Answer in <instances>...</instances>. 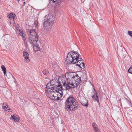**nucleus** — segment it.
<instances>
[{"mask_svg":"<svg viewBox=\"0 0 132 132\" xmlns=\"http://www.w3.org/2000/svg\"><path fill=\"white\" fill-rule=\"evenodd\" d=\"M83 61L79 54L76 52L71 51L68 53L65 63L68 64L71 63L76 64L81 68L84 69L85 65Z\"/></svg>","mask_w":132,"mask_h":132,"instance_id":"f257e3e1","label":"nucleus"},{"mask_svg":"<svg viewBox=\"0 0 132 132\" xmlns=\"http://www.w3.org/2000/svg\"><path fill=\"white\" fill-rule=\"evenodd\" d=\"M79 104L77 101L72 96H69L65 101V107L71 111H74L79 108Z\"/></svg>","mask_w":132,"mask_h":132,"instance_id":"f03ea898","label":"nucleus"},{"mask_svg":"<svg viewBox=\"0 0 132 132\" xmlns=\"http://www.w3.org/2000/svg\"><path fill=\"white\" fill-rule=\"evenodd\" d=\"M63 87L62 86V84L60 82H57L52 84L51 82L48 83L47 84L46 88H51L53 90H56L58 92V93L60 94V97H62V95L63 92L61 91L62 90H64L63 88Z\"/></svg>","mask_w":132,"mask_h":132,"instance_id":"7ed1b4c3","label":"nucleus"},{"mask_svg":"<svg viewBox=\"0 0 132 132\" xmlns=\"http://www.w3.org/2000/svg\"><path fill=\"white\" fill-rule=\"evenodd\" d=\"M74 81L71 83L70 85L71 86L72 88H73L78 86L79 84L81 81V77L77 74L75 73L73 79Z\"/></svg>","mask_w":132,"mask_h":132,"instance_id":"20e7f679","label":"nucleus"},{"mask_svg":"<svg viewBox=\"0 0 132 132\" xmlns=\"http://www.w3.org/2000/svg\"><path fill=\"white\" fill-rule=\"evenodd\" d=\"M57 90H53L51 88H46L45 91L47 96L49 98L51 97L58 96V92L57 91Z\"/></svg>","mask_w":132,"mask_h":132,"instance_id":"39448f33","label":"nucleus"},{"mask_svg":"<svg viewBox=\"0 0 132 132\" xmlns=\"http://www.w3.org/2000/svg\"><path fill=\"white\" fill-rule=\"evenodd\" d=\"M38 40V37L36 35L28 36V41L31 45H35Z\"/></svg>","mask_w":132,"mask_h":132,"instance_id":"423d86ee","label":"nucleus"},{"mask_svg":"<svg viewBox=\"0 0 132 132\" xmlns=\"http://www.w3.org/2000/svg\"><path fill=\"white\" fill-rule=\"evenodd\" d=\"M75 74V73L74 72H68L66 73L65 76H67V77L68 78L67 79V81L68 83L67 84H69V85H70L71 83L73 82L74 81L73 79Z\"/></svg>","mask_w":132,"mask_h":132,"instance_id":"0eeeda50","label":"nucleus"},{"mask_svg":"<svg viewBox=\"0 0 132 132\" xmlns=\"http://www.w3.org/2000/svg\"><path fill=\"white\" fill-rule=\"evenodd\" d=\"M61 81V82H60L62 84V86L63 87V88L64 90H66L70 88H72L71 86H70L71 85H69V84H67L68 83L67 80L66 81L65 80H62Z\"/></svg>","mask_w":132,"mask_h":132,"instance_id":"6e6552de","label":"nucleus"},{"mask_svg":"<svg viewBox=\"0 0 132 132\" xmlns=\"http://www.w3.org/2000/svg\"><path fill=\"white\" fill-rule=\"evenodd\" d=\"M52 25L44 22V29L46 32H48L51 30Z\"/></svg>","mask_w":132,"mask_h":132,"instance_id":"1a4fd4ad","label":"nucleus"},{"mask_svg":"<svg viewBox=\"0 0 132 132\" xmlns=\"http://www.w3.org/2000/svg\"><path fill=\"white\" fill-rule=\"evenodd\" d=\"M26 32L28 36L32 35H37L36 33L35 32V29H26Z\"/></svg>","mask_w":132,"mask_h":132,"instance_id":"9d476101","label":"nucleus"},{"mask_svg":"<svg viewBox=\"0 0 132 132\" xmlns=\"http://www.w3.org/2000/svg\"><path fill=\"white\" fill-rule=\"evenodd\" d=\"M23 55L24 57L25 58V61L27 63L29 62L30 61V60L28 54L27 52H23Z\"/></svg>","mask_w":132,"mask_h":132,"instance_id":"9b49d317","label":"nucleus"},{"mask_svg":"<svg viewBox=\"0 0 132 132\" xmlns=\"http://www.w3.org/2000/svg\"><path fill=\"white\" fill-rule=\"evenodd\" d=\"M10 119H13L15 122H19V118L18 116H15L13 115L11 116Z\"/></svg>","mask_w":132,"mask_h":132,"instance_id":"f8f14e48","label":"nucleus"},{"mask_svg":"<svg viewBox=\"0 0 132 132\" xmlns=\"http://www.w3.org/2000/svg\"><path fill=\"white\" fill-rule=\"evenodd\" d=\"M81 103L82 105L84 106H86L88 107V103L87 100L86 99L83 100L81 102Z\"/></svg>","mask_w":132,"mask_h":132,"instance_id":"ddd939ff","label":"nucleus"},{"mask_svg":"<svg viewBox=\"0 0 132 132\" xmlns=\"http://www.w3.org/2000/svg\"><path fill=\"white\" fill-rule=\"evenodd\" d=\"M34 46V49L35 52L40 50V48L39 45L37 43L35 45H32Z\"/></svg>","mask_w":132,"mask_h":132,"instance_id":"4468645a","label":"nucleus"},{"mask_svg":"<svg viewBox=\"0 0 132 132\" xmlns=\"http://www.w3.org/2000/svg\"><path fill=\"white\" fill-rule=\"evenodd\" d=\"M45 22L49 24L52 25L54 23V21L53 18L48 19Z\"/></svg>","mask_w":132,"mask_h":132,"instance_id":"2eb2a0df","label":"nucleus"},{"mask_svg":"<svg viewBox=\"0 0 132 132\" xmlns=\"http://www.w3.org/2000/svg\"><path fill=\"white\" fill-rule=\"evenodd\" d=\"M15 16V15L12 13H11L9 15L7 16L8 18L10 19V20L14 19Z\"/></svg>","mask_w":132,"mask_h":132,"instance_id":"dca6fc26","label":"nucleus"},{"mask_svg":"<svg viewBox=\"0 0 132 132\" xmlns=\"http://www.w3.org/2000/svg\"><path fill=\"white\" fill-rule=\"evenodd\" d=\"M1 68L2 69V70L4 72V74L5 76H6V69L5 67V66L3 65H2L1 66Z\"/></svg>","mask_w":132,"mask_h":132,"instance_id":"f3484780","label":"nucleus"},{"mask_svg":"<svg viewBox=\"0 0 132 132\" xmlns=\"http://www.w3.org/2000/svg\"><path fill=\"white\" fill-rule=\"evenodd\" d=\"M59 96H54L51 97V98H51L53 100H58L59 99V98L61 97H59Z\"/></svg>","mask_w":132,"mask_h":132,"instance_id":"a211bd4d","label":"nucleus"},{"mask_svg":"<svg viewBox=\"0 0 132 132\" xmlns=\"http://www.w3.org/2000/svg\"><path fill=\"white\" fill-rule=\"evenodd\" d=\"M10 23L11 26L12 27L13 26L14 27V24L15 23V21L14 19L10 20Z\"/></svg>","mask_w":132,"mask_h":132,"instance_id":"6ab92c4d","label":"nucleus"},{"mask_svg":"<svg viewBox=\"0 0 132 132\" xmlns=\"http://www.w3.org/2000/svg\"><path fill=\"white\" fill-rule=\"evenodd\" d=\"M92 126L94 130L98 128L97 125L95 123H92Z\"/></svg>","mask_w":132,"mask_h":132,"instance_id":"aec40b11","label":"nucleus"},{"mask_svg":"<svg viewBox=\"0 0 132 132\" xmlns=\"http://www.w3.org/2000/svg\"><path fill=\"white\" fill-rule=\"evenodd\" d=\"M43 74L45 75H47L48 74L49 72L48 70L46 69L44 70L42 72Z\"/></svg>","mask_w":132,"mask_h":132,"instance_id":"412c9836","label":"nucleus"},{"mask_svg":"<svg viewBox=\"0 0 132 132\" xmlns=\"http://www.w3.org/2000/svg\"><path fill=\"white\" fill-rule=\"evenodd\" d=\"M19 31V33L21 36H23L24 35V34L22 31H21L19 29V31H18V29H17V31Z\"/></svg>","mask_w":132,"mask_h":132,"instance_id":"4be33fe9","label":"nucleus"},{"mask_svg":"<svg viewBox=\"0 0 132 132\" xmlns=\"http://www.w3.org/2000/svg\"><path fill=\"white\" fill-rule=\"evenodd\" d=\"M7 104V103H3L2 105V108L4 110H5V107L6 106V105Z\"/></svg>","mask_w":132,"mask_h":132,"instance_id":"5701e85b","label":"nucleus"},{"mask_svg":"<svg viewBox=\"0 0 132 132\" xmlns=\"http://www.w3.org/2000/svg\"><path fill=\"white\" fill-rule=\"evenodd\" d=\"M96 98H95V100L98 103H99V97L96 94Z\"/></svg>","mask_w":132,"mask_h":132,"instance_id":"b1692460","label":"nucleus"},{"mask_svg":"<svg viewBox=\"0 0 132 132\" xmlns=\"http://www.w3.org/2000/svg\"><path fill=\"white\" fill-rule=\"evenodd\" d=\"M16 1H18V2L19 4L20 5H22V3L23 0H16Z\"/></svg>","mask_w":132,"mask_h":132,"instance_id":"393cba45","label":"nucleus"},{"mask_svg":"<svg viewBox=\"0 0 132 132\" xmlns=\"http://www.w3.org/2000/svg\"><path fill=\"white\" fill-rule=\"evenodd\" d=\"M63 0H58V1L57 2V4L59 5L61 4L62 2L63 1Z\"/></svg>","mask_w":132,"mask_h":132,"instance_id":"a878e982","label":"nucleus"},{"mask_svg":"<svg viewBox=\"0 0 132 132\" xmlns=\"http://www.w3.org/2000/svg\"><path fill=\"white\" fill-rule=\"evenodd\" d=\"M128 71L130 73L132 74V66L129 69Z\"/></svg>","mask_w":132,"mask_h":132,"instance_id":"bb28decb","label":"nucleus"},{"mask_svg":"<svg viewBox=\"0 0 132 132\" xmlns=\"http://www.w3.org/2000/svg\"><path fill=\"white\" fill-rule=\"evenodd\" d=\"M129 35L131 37H132V31H128V32Z\"/></svg>","mask_w":132,"mask_h":132,"instance_id":"cd10ccee","label":"nucleus"},{"mask_svg":"<svg viewBox=\"0 0 132 132\" xmlns=\"http://www.w3.org/2000/svg\"><path fill=\"white\" fill-rule=\"evenodd\" d=\"M6 111L9 112H11L12 111V110L11 109L9 108L7 109Z\"/></svg>","mask_w":132,"mask_h":132,"instance_id":"c85d7f7f","label":"nucleus"},{"mask_svg":"<svg viewBox=\"0 0 132 132\" xmlns=\"http://www.w3.org/2000/svg\"><path fill=\"white\" fill-rule=\"evenodd\" d=\"M22 39L24 41H25L26 40V38L24 35L22 36Z\"/></svg>","mask_w":132,"mask_h":132,"instance_id":"c756f323","label":"nucleus"},{"mask_svg":"<svg viewBox=\"0 0 132 132\" xmlns=\"http://www.w3.org/2000/svg\"><path fill=\"white\" fill-rule=\"evenodd\" d=\"M95 132H101L98 128L95 130Z\"/></svg>","mask_w":132,"mask_h":132,"instance_id":"7c9ffc66","label":"nucleus"},{"mask_svg":"<svg viewBox=\"0 0 132 132\" xmlns=\"http://www.w3.org/2000/svg\"><path fill=\"white\" fill-rule=\"evenodd\" d=\"M9 108V106L7 104V105H6V106L5 107V110H6L7 109H8L7 108Z\"/></svg>","mask_w":132,"mask_h":132,"instance_id":"2f4dec72","label":"nucleus"},{"mask_svg":"<svg viewBox=\"0 0 132 132\" xmlns=\"http://www.w3.org/2000/svg\"><path fill=\"white\" fill-rule=\"evenodd\" d=\"M96 95H94L92 96V97L93 98H95L96 97Z\"/></svg>","mask_w":132,"mask_h":132,"instance_id":"473e14b6","label":"nucleus"},{"mask_svg":"<svg viewBox=\"0 0 132 132\" xmlns=\"http://www.w3.org/2000/svg\"><path fill=\"white\" fill-rule=\"evenodd\" d=\"M26 3V2H23V4H22V5L23 6H24L25 5V4Z\"/></svg>","mask_w":132,"mask_h":132,"instance_id":"72a5a7b5","label":"nucleus"},{"mask_svg":"<svg viewBox=\"0 0 132 132\" xmlns=\"http://www.w3.org/2000/svg\"><path fill=\"white\" fill-rule=\"evenodd\" d=\"M129 102L130 103H131V102H129Z\"/></svg>","mask_w":132,"mask_h":132,"instance_id":"f704fd0d","label":"nucleus"},{"mask_svg":"<svg viewBox=\"0 0 132 132\" xmlns=\"http://www.w3.org/2000/svg\"><path fill=\"white\" fill-rule=\"evenodd\" d=\"M12 77H13V78H14V77H13V76H12Z\"/></svg>","mask_w":132,"mask_h":132,"instance_id":"c9c22d12","label":"nucleus"},{"mask_svg":"<svg viewBox=\"0 0 132 132\" xmlns=\"http://www.w3.org/2000/svg\"><path fill=\"white\" fill-rule=\"evenodd\" d=\"M47 16V15H46V16H45V17H46V16Z\"/></svg>","mask_w":132,"mask_h":132,"instance_id":"e433bc0d","label":"nucleus"}]
</instances>
